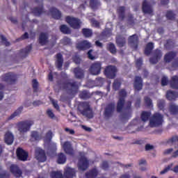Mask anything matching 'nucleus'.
<instances>
[{"mask_svg": "<svg viewBox=\"0 0 178 178\" xmlns=\"http://www.w3.org/2000/svg\"><path fill=\"white\" fill-rule=\"evenodd\" d=\"M127 93L125 89H120L118 92V100L117 102L116 110L118 113L124 111L122 114L123 120H129L133 114V108H131V102L127 101L125 102V98Z\"/></svg>", "mask_w": 178, "mask_h": 178, "instance_id": "obj_1", "label": "nucleus"}, {"mask_svg": "<svg viewBox=\"0 0 178 178\" xmlns=\"http://www.w3.org/2000/svg\"><path fill=\"white\" fill-rule=\"evenodd\" d=\"M67 80L63 82V88L70 95H74L78 92L79 86L76 81Z\"/></svg>", "mask_w": 178, "mask_h": 178, "instance_id": "obj_2", "label": "nucleus"}, {"mask_svg": "<svg viewBox=\"0 0 178 178\" xmlns=\"http://www.w3.org/2000/svg\"><path fill=\"white\" fill-rule=\"evenodd\" d=\"M78 110L83 115V116H86L88 119L93 118V111L88 102H83L79 103L78 105Z\"/></svg>", "mask_w": 178, "mask_h": 178, "instance_id": "obj_3", "label": "nucleus"}, {"mask_svg": "<svg viewBox=\"0 0 178 178\" xmlns=\"http://www.w3.org/2000/svg\"><path fill=\"white\" fill-rule=\"evenodd\" d=\"M163 122V117L159 113H154L152 118H149V127L152 128L161 126Z\"/></svg>", "mask_w": 178, "mask_h": 178, "instance_id": "obj_4", "label": "nucleus"}, {"mask_svg": "<svg viewBox=\"0 0 178 178\" xmlns=\"http://www.w3.org/2000/svg\"><path fill=\"white\" fill-rule=\"evenodd\" d=\"M102 70V63L101 61H95L90 65L89 67V72L90 74L97 76L101 74Z\"/></svg>", "mask_w": 178, "mask_h": 178, "instance_id": "obj_5", "label": "nucleus"}, {"mask_svg": "<svg viewBox=\"0 0 178 178\" xmlns=\"http://www.w3.org/2000/svg\"><path fill=\"white\" fill-rule=\"evenodd\" d=\"M34 124L33 121L31 120H25L20 122H18L17 127L18 131L20 133H26L30 130L31 126Z\"/></svg>", "mask_w": 178, "mask_h": 178, "instance_id": "obj_6", "label": "nucleus"}, {"mask_svg": "<svg viewBox=\"0 0 178 178\" xmlns=\"http://www.w3.org/2000/svg\"><path fill=\"white\" fill-rule=\"evenodd\" d=\"M65 22L74 29H79L81 28V19H79L78 18L67 16Z\"/></svg>", "mask_w": 178, "mask_h": 178, "instance_id": "obj_7", "label": "nucleus"}, {"mask_svg": "<svg viewBox=\"0 0 178 178\" xmlns=\"http://www.w3.org/2000/svg\"><path fill=\"white\" fill-rule=\"evenodd\" d=\"M1 79L3 81L12 85L16 83L17 80V76L15 73L8 72L6 74L2 75Z\"/></svg>", "mask_w": 178, "mask_h": 178, "instance_id": "obj_8", "label": "nucleus"}, {"mask_svg": "<svg viewBox=\"0 0 178 178\" xmlns=\"http://www.w3.org/2000/svg\"><path fill=\"white\" fill-rule=\"evenodd\" d=\"M118 69L115 66H106L104 70V74L107 79H113L116 76Z\"/></svg>", "mask_w": 178, "mask_h": 178, "instance_id": "obj_9", "label": "nucleus"}, {"mask_svg": "<svg viewBox=\"0 0 178 178\" xmlns=\"http://www.w3.org/2000/svg\"><path fill=\"white\" fill-rule=\"evenodd\" d=\"M163 53L161 49H156L152 52V57L149 58V63L152 65H156L159 60L161 59Z\"/></svg>", "mask_w": 178, "mask_h": 178, "instance_id": "obj_10", "label": "nucleus"}, {"mask_svg": "<svg viewBox=\"0 0 178 178\" xmlns=\"http://www.w3.org/2000/svg\"><path fill=\"white\" fill-rule=\"evenodd\" d=\"M128 44L131 46V47L136 51L138 49L139 45V38L136 33L133 34L130 37L128 38Z\"/></svg>", "mask_w": 178, "mask_h": 178, "instance_id": "obj_11", "label": "nucleus"}, {"mask_svg": "<svg viewBox=\"0 0 178 178\" xmlns=\"http://www.w3.org/2000/svg\"><path fill=\"white\" fill-rule=\"evenodd\" d=\"M90 167V161L85 156L79 158L78 162V168L79 170L86 171Z\"/></svg>", "mask_w": 178, "mask_h": 178, "instance_id": "obj_12", "label": "nucleus"}, {"mask_svg": "<svg viewBox=\"0 0 178 178\" xmlns=\"http://www.w3.org/2000/svg\"><path fill=\"white\" fill-rule=\"evenodd\" d=\"M115 104L114 102L107 104L104 109L105 118H106L107 119H109L110 118L113 117V113L115 112Z\"/></svg>", "mask_w": 178, "mask_h": 178, "instance_id": "obj_13", "label": "nucleus"}, {"mask_svg": "<svg viewBox=\"0 0 178 178\" xmlns=\"http://www.w3.org/2000/svg\"><path fill=\"white\" fill-rule=\"evenodd\" d=\"M10 172H11L16 178L22 177L23 175L22 170L17 165V164H11L10 165Z\"/></svg>", "mask_w": 178, "mask_h": 178, "instance_id": "obj_14", "label": "nucleus"}, {"mask_svg": "<svg viewBox=\"0 0 178 178\" xmlns=\"http://www.w3.org/2000/svg\"><path fill=\"white\" fill-rule=\"evenodd\" d=\"M55 66L58 71H61L64 64L63 55L60 52H58L55 56Z\"/></svg>", "mask_w": 178, "mask_h": 178, "instance_id": "obj_15", "label": "nucleus"}, {"mask_svg": "<svg viewBox=\"0 0 178 178\" xmlns=\"http://www.w3.org/2000/svg\"><path fill=\"white\" fill-rule=\"evenodd\" d=\"M29 154L26 150H24L21 147H18L17 149V157L19 161H26L28 159Z\"/></svg>", "mask_w": 178, "mask_h": 178, "instance_id": "obj_16", "label": "nucleus"}, {"mask_svg": "<svg viewBox=\"0 0 178 178\" xmlns=\"http://www.w3.org/2000/svg\"><path fill=\"white\" fill-rule=\"evenodd\" d=\"M116 13L118 18L120 21H124L125 19L126 7L124 6H120L116 9Z\"/></svg>", "mask_w": 178, "mask_h": 178, "instance_id": "obj_17", "label": "nucleus"}, {"mask_svg": "<svg viewBox=\"0 0 178 178\" xmlns=\"http://www.w3.org/2000/svg\"><path fill=\"white\" fill-rule=\"evenodd\" d=\"M36 154V159L39 161L40 163H44L47 161V155L45 154L44 150L42 149H37L35 151Z\"/></svg>", "mask_w": 178, "mask_h": 178, "instance_id": "obj_18", "label": "nucleus"}, {"mask_svg": "<svg viewBox=\"0 0 178 178\" xmlns=\"http://www.w3.org/2000/svg\"><path fill=\"white\" fill-rule=\"evenodd\" d=\"M177 57L176 51H168L167 52L163 58L164 62L165 63H171Z\"/></svg>", "mask_w": 178, "mask_h": 178, "instance_id": "obj_19", "label": "nucleus"}, {"mask_svg": "<svg viewBox=\"0 0 178 178\" xmlns=\"http://www.w3.org/2000/svg\"><path fill=\"white\" fill-rule=\"evenodd\" d=\"M134 88L138 92L143 89V79L141 76H136L135 81H134Z\"/></svg>", "mask_w": 178, "mask_h": 178, "instance_id": "obj_20", "label": "nucleus"}, {"mask_svg": "<svg viewBox=\"0 0 178 178\" xmlns=\"http://www.w3.org/2000/svg\"><path fill=\"white\" fill-rule=\"evenodd\" d=\"M38 42L41 46L47 45L49 43L48 33H40Z\"/></svg>", "mask_w": 178, "mask_h": 178, "instance_id": "obj_21", "label": "nucleus"}, {"mask_svg": "<svg viewBox=\"0 0 178 178\" xmlns=\"http://www.w3.org/2000/svg\"><path fill=\"white\" fill-rule=\"evenodd\" d=\"M73 72L75 79H82L85 78V71H83L81 67H74Z\"/></svg>", "mask_w": 178, "mask_h": 178, "instance_id": "obj_22", "label": "nucleus"}, {"mask_svg": "<svg viewBox=\"0 0 178 178\" xmlns=\"http://www.w3.org/2000/svg\"><path fill=\"white\" fill-rule=\"evenodd\" d=\"M63 149L64 152H65V154H69V155L73 154V149L72 147V144L70 141L64 142V143L63 145Z\"/></svg>", "mask_w": 178, "mask_h": 178, "instance_id": "obj_23", "label": "nucleus"}, {"mask_svg": "<svg viewBox=\"0 0 178 178\" xmlns=\"http://www.w3.org/2000/svg\"><path fill=\"white\" fill-rule=\"evenodd\" d=\"M142 10L145 14L152 15L153 13L152 8L147 3V0H144L143 2Z\"/></svg>", "mask_w": 178, "mask_h": 178, "instance_id": "obj_24", "label": "nucleus"}, {"mask_svg": "<svg viewBox=\"0 0 178 178\" xmlns=\"http://www.w3.org/2000/svg\"><path fill=\"white\" fill-rule=\"evenodd\" d=\"M49 12L51 14L52 17L56 20H59L62 17L61 12L55 7H51Z\"/></svg>", "mask_w": 178, "mask_h": 178, "instance_id": "obj_25", "label": "nucleus"}, {"mask_svg": "<svg viewBox=\"0 0 178 178\" xmlns=\"http://www.w3.org/2000/svg\"><path fill=\"white\" fill-rule=\"evenodd\" d=\"M31 13L34 14L35 16L39 17L42 13H46L44 9L43 4H41L39 7H35L31 10Z\"/></svg>", "mask_w": 178, "mask_h": 178, "instance_id": "obj_26", "label": "nucleus"}, {"mask_svg": "<svg viewBox=\"0 0 178 178\" xmlns=\"http://www.w3.org/2000/svg\"><path fill=\"white\" fill-rule=\"evenodd\" d=\"M166 99L169 101H175L178 98V92L172 90H167Z\"/></svg>", "mask_w": 178, "mask_h": 178, "instance_id": "obj_27", "label": "nucleus"}, {"mask_svg": "<svg viewBox=\"0 0 178 178\" xmlns=\"http://www.w3.org/2000/svg\"><path fill=\"white\" fill-rule=\"evenodd\" d=\"M64 177L65 178H73L76 177V170L68 167L64 172Z\"/></svg>", "mask_w": 178, "mask_h": 178, "instance_id": "obj_28", "label": "nucleus"}, {"mask_svg": "<svg viewBox=\"0 0 178 178\" xmlns=\"http://www.w3.org/2000/svg\"><path fill=\"white\" fill-rule=\"evenodd\" d=\"M99 174L98 170L97 168H92L88 172L85 173V177L86 178H96Z\"/></svg>", "mask_w": 178, "mask_h": 178, "instance_id": "obj_29", "label": "nucleus"}, {"mask_svg": "<svg viewBox=\"0 0 178 178\" xmlns=\"http://www.w3.org/2000/svg\"><path fill=\"white\" fill-rule=\"evenodd\" d=\"M32 51V44H29V46H26L24 49H22L20 50V56L22 58H26L30 51Z\"/></svg>", "mask_w": 178, "mask_h": 178, "instance_id": "obj_30", "label": "nucleus"}, {"mask_svg": "<svg viewBox=\"0 0 178 178\" xmlns=\"http://www.w3.org/2000/svg\"><path fill=\"white\" fill-rule=\"evenodd\" d=\"M14 136L10 132H6L4 135V142L8 145H12L13 143Z\"/></svg>", "mask_w": 178, "mask_h": 178, "instance_id": "obj_31", "label": "nucleus"}, {"mask_svg": "<svg viewBox=\"0 0 178 178\" xmlns=\"http://www.w3.org/2000/svg\"><path fill=\"white\" fill-rule=\"evenodd\" d=\"M152 113L150 111H142L140 119L143 122H146L151 118Z\"/></svg>", "mask_w": 178, "mask_h": 178, "instance_id": "obj_32", "label": "nucleus"}, {"mask_svg": "<svg viewBox=\"0 0 178 178\" xmlns=\"http://www.w3.org/2000/svg\"><path fill=\"white\" fill-rule=\"evenodd\" d=\"M154 49V43L149 42L147 44L146 47L144 49V54L146 56L151 55L152 51Z\"/></svg>", "mask_w": 178, "mask_h": 178, "instance_id": "obj_33", "label": "nucleus"}, {"mask_svg": "<svg viewBox=\"0 0 178 178\" xmlns=\"http://www.w3.org/2000/svg\"><path fill=\"white\" fill-rule=\"evenodd\" d=\"M170 88L173 89H178V76L175 75L172 76L170 81Z\"/></svg>", "mask_w": 178, "mask_h": 178, "instance_id": "obj_34", "label": "nucleus"}, {"mask_svg": "<svg viewBox=\"0 0 178 178\" xmlns=\"http://www.w3.org/2000/svg\"><path fill=\"white\" fill-rule=\"evenodd\" d=\"M67 156L64 153H58L57 155V163L58 164H64L66 163Z\"/></svg>", "mask_w": 178, "mask_h": 178, "instance_id": "obj_35", "label": "nucleus"}, {"mask_svg": "<svg viewBox=\"0 0 178 178\" xmlns=\"http://www.w3.org/2000/svg\"><path fill=\"white\" fill-rule=\"evenodd\" d=\"M101 6V2L99 0H90V7L94 10L98 9Z\"/></svg>", "mask_w": 178, "mask_h": 178, "instance_id": "obj_36", "label": "nucleus"}, {"mask_svg": "<svg viewBox=\"0 0 178 178\" xmlns=\"http://www.w3.org/2000/svg\"><path fill=\"white\" fill-rule=\"evenodd\" d=\"M82 34L86 38H89L92 36L93 32L91 29H82Z\"/></svg>", "mask_w": 178, "mask_h": 178, "instance_id": "obj_37", "label": "nucleus"}, {"mask_svg": "<svg viewBox=\"0 0 178 178\" xmlns=\"http://www.w3.org/2000/svg\"><path fill=\"white\" fill-rule=\"evenodd\" d=\"M23 110V106L19 107L17 111H15L13 113H12L11 115H10L8 118V120H12L13 118H15L17 116L20 115Z\"/></svg>", "mask_w": 178, "mask_h": 178, "instance_id": "obj_38", "label": "nucleus"}, {"mask_svg": "<svg viewBox=\"0 0 178 178\" xmlns=\"http://www.w3.org/2000/svg\"><path fill=\"white\" fill-rule=\"evenodd\" d=\"M169 111L171 115H176L178 114V106L174 104H170Z\"/></svg>", "mask_w": 178, "mask_h": 178, "instance_id": "obj_39", "label": "nucleus"}, {"mask_svg": "<svg viewBox=\"0 0 178 178\" xmlns=\"http://www.w3.org/2000/svg\"><path fill=\"white\" fill-rule=\"evenodd\" d=\"M107 51H109L111 54L115 55L117 52L115 44L113 43H108L107 44Z\"/></svg>", "mask_w": 178, "mask_h": 178, "instance_id": "obj_40", "label": "nucleus"}, {"mask_svg": "<svg viewBox=\"0 0 178 178\" xmlns=\"http://www.w3.org/2000/svg\"><path fill=\"white\" fill-rule=\"evenodd\" d=\"M116 44L118 47L122 48L126 44V40L124 38H118L116 39Z\"/></svg>", "mask_w": 178, "mask_h": 178, "instance_id": "obj_41", "label": "nucleus"}, {"mask_svg": "<svg viewBox=\"0 0 178 178\" xmlns=\"http://www.w3.org/2000/svg\"><path fill=\"white\" fill-rule=\"evenodd\" d=\"M51 178H64L60 171H52L50 174Z\"/></svg>", "mask_w": 178, "mask_h": 178, "instance_id": "obj_42", "label": "nucleus"}, {"mask_svg": "<svg viewBox=\"0 0 178 178\" xmlns=\"http://www.w3.org/2000/svg\"><path fill=\"white\" fill-rule=\"evenodd\" d=\"M178 142V136H172L170 138L166 140V144L172 145L174 144H176Z\"/></svg>", "mask_w": 178, "mask_h": 178, "instance_id": "obj_43", "label": "nucleus"}, {"mask_svg": "<svg viewBox=\"0 0 178 178\" xmlns=\"http://www.w3.org/2000/svg\"><path fill=\"white\" fill-rule=\"evenodd\" d=\"M60 31L63 34H70L71 33V30L69 27L67 26L65 24H62L60 27Z\"/></svg>", "mask_w": 178, "mask_h": 178, "instance_id": "obj_44", "label": "nucleus"}, {"mask_svg": "<svg viewBox=\"0 0 178 178\" xmlns=\"http://www.w3.org/2000/svg\"><path fill=\"white\" fill-rule=\"evenodd\" d=\"M31 137L32 139V141H38L40 140V135L38 131H31Z\"/></svg>", "mask_w": 178, "mask_h": 178, "instance_id": "obj_45", "label": "nucleus"}, {"mask_svg": "<svg viewBox=\"0 0 178 178\" xmlns=\"http://www.w3.org/2000/svg\"><path fill=\"white\" fill-rule=\"evenodd\" d=\"M39 83L37 79L32 80V88H33V92H38Z\"/></svg>", "mask_w": 178, "mask_h": 178, "instance_id": "obj_46", "label": "nucleus"}, {"mask_svg": "<svg viewBox=\"0 0 178 178\" xmlns=\"http://www.w3.org/2000/svg\"><path fill=\"white\" fill-rule=\"evenodd\" d=\"M144 102L145 104H146V106L148 107L153 106L152 99L148 96L144 97Z\"/></svg>", "mask_w": 178, "mask_h": 178, "instance_id": "obj_47", "label": "nucleus"}, {"mask_svg": "<svg viewBox=\"0 0 178 178\" xmlns=\"http://www.w3.org/2000/svg\"><path fill=\"white\" fill-rule=\"evenodd\" d=\"M60 42L63 45H71L72 42L70 38L64 37L61 40Z\"/></svg>", "mask_w": 178, "mask_h": 178, "instance_id": "obj_48", "label": "nucleus"}, {"mask_svg": "<svg viewBox=\"0 0 178 178\" xmlns=\"http://www.w3.org/2000/svg\"><path fill=\"white\" fill-rule=\"evenodd\" d=\"M157 106L160 111H163L165 107V100L164 99H159L157 102Z\"/></svg>", "mask_w": 178, "mask_h": 178, "instance_id": "obj_49", "label": "nucleus"}, {"mask_svg": "<svg viewBox=\"0 0 178 178\" xmlns=\"http://www.w3.org/2000/svg\"><path fill=\"white\" fill-rule=\"evenodd\" d=\"M79 97L82 99H87L90 98V95H88V92L86 90H83L80 92Z\"/></svg>", "mask_w": 178, "mask_h": 178, "instance_id": "obj_50", "label": "nucleus"}, {"mask_svg": "<svg viewBox=\"0 0 178 178\" xmlns=\"http://www.w3.org/2000/svg\"><path fill=\"white\" fill-rule=\"evenodd\" d=\"M128 24L131 26H133L135 24V19L133 14H129L128 15V19H127Z\"/></svg>", "mask_w": 178, "mask_h": 178, "instance_id": "obj_51", "label": "nucleus"}, {"mask_svg": "<svg viewBox=\"0 0 178 178\" xmlns=\"http://www.w3.org/2000/svg\"><path fill=\"white\" fill-rule=\"evenodd\" d=\"M120 86L121 83L118 80L114 81V83H113V89L115 91H118L120 89Z\"/></svg>", "mask_w": 178, "mask_h": 178, "instance_id": "obj_52", "label": "nucleus"}, {"mask_svg": "<svg viewBox=\"0 0 178 178\" xmlns=\"http://www.w3.org/2000/svg\"><path fill=\"white\" fill-rule=\"evenodd\" d=\"M47 115L49 116V118L51 120H55L56 118L52 109L50 108L47 110Z\"/></svg>", "mask_w": 178, "mask_h": 178, "instance_id": "obj_53", "label": "nucleus"}, {"mask_svg": "<svg viewBox=\"0 0 178 178\" xmlns=\"http://www.w3.org/2000/svg\"><path fill=\"white\" fill-rule=\"evenodd\" d=\"M165 16L169 20L175 19V14L171 10L167 11Z\"/></svg>", "mask_w": 178, "mask_h": 178, "instance_id": "obj_54", "label": "nucleus"}, {"mask_svg": "<svg viewBox=\"0 0 178 178\" xmlns=\"http://www.w3.org/2000/svg\"><path fill=\"white\" fill-rule=\"evenodd\" d=\"M178 69V59H176L175 61L172 62L170 67V70L174 71Z\"/></svg>", "mask_w": 178, "mask_h": 178, "instance_id": "obj_55", "label": "nucleus"}, {"mask_svg": "<svg viewBox=\"0 0 178 178\" xmlns=\"http://www.w3.org/2000/svg\"><path fill=\"white\" fill-rule=\"evenodd\" d=\"M143 65V59L142 58H138L136 61V65L138 70H140Z\"/></svg>", "mask_w": 178, "mask_h": 178, "instance_id": "obj_56", "label": "nucleus"}, {"mask_svg": "<svg viewBox=\"0 0 178 178\" xmlns=\"http://www.w3.org/2000/svg\"><path fill=\"white\" fill-rule=\"evenodd\" d=\"M1 41L3 42V44L4 45H6V47L10 45V43L7 41V38L3 35H1Z\"/></svg>", "mask_w": 178, "mask_h": 178, "instance_id": "obj_57", "label": "nucleus"}, {"mask_svg": "<svg viewBox=\"0 0 178 178\" xmlns=\"http://www.w3.org/2000/svg\"><path fill=\"white\" fill-rule=\"evenodd\" d=\"M161 86H166L168 83V79L167 76H163L161 81Z\"/></svg>", "mask_w": 178, "mask_h": 178, "instance_id": "obj_58", "label": "nucleus"}, {"mask_svg": "<svg viewBox=\"0 0 178 178\" xmlns=\"http://www.w3.org/2000/svg\"><path fill=\"white\" fill-rule=\"evenodd\" d=\"M171 168H172V165H167V167H165V168H164V170H161V171L160 172V175H164V174H166L167 172H169L170 170H171Z\"/></svg>", "mask_w": 178, "mask_h": 178, "instance_id": "obj_59", "label": "nucleus"}, {"mask_svg": "<svg viewBox=\"0 0 178 178\" xmlns=\"http://www.w3.org/2000/svg\"><path fill=\"white\" fill-rule=\"evenodd\" d=\"M101 166H102V168H103V170H107L109 168L108 162L107 161H103V163H102Z\"/></svg>", "mask_w": 178, "mask_h": 178, "instance_id": "obj_60", "label": "nucleus"}, {"mask_svg": "<svg viewBox=\"0 0 178 178\" xmlns=\"http://www.w3.org/2000/svg\"><path fill=\"white\" fill-rule=\"evenodd\" d=\"M92 51H93L92 49H90L88 52V58L89 60H96V57L92 56Z\"/></svg>", "mask_w": 178, "mask_h": 178, "instance_id": "obj_61", "label": "nucleus"}, {"mask_svg": "<svg viewBox=\"0 0 178 178\" xmlns=\"http://www.w3.org/2000/svg\"><path fill=\"white\" fill-rule=\"evenodd\" d=\"M82 43L84 45L85 50L91 47V43L88 42L87 40L82 41Z\"/></svg>", "mask_w": 178, "mask_h": 178, "instance_id": "obj_62", "label": "nucleus"}, {"mask_svg": "<svg viewBox=\"0 0 178 178\" xmlns=\"http://www.w3.org/2000/svg\"><path fill=\"white\" fill-rule=\"evenodd\" d=\"M73 62L76 63V65H80L81 63V58L80 57H78L77 56H74L72 57Z\"/></svg>", "mask_w": 178, "mask_h": 178, "instance_id": "obj_63", "label": "nucleus"}, {"mask_svg": "<svg viewBox=\"0 0 178 178\" xmlns=\"http://www.w3.org/2000/svg\"><path fill=\"white\" fill-rule=\"evenodd\" d=\"M0 178H10V174L4 172L0 175Z\"/></svg>", "mask_w": 178, "mask_h": 178, "instance_id": "obj_64", "label": "nucleus"}]
</instances>
